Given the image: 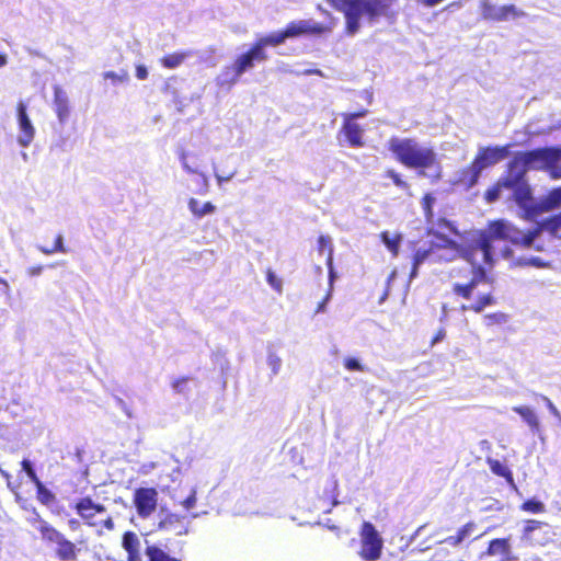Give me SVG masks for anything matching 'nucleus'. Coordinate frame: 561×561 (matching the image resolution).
<instances>
[{"label": "nucleus", "mask_w": 561, "mask_h": 561, "mask_svg": "<svg viewBox=\"0 0 561 561\" xmlns=\"http://www.w3.org/2000/svg\"><path fill=\"white\" fill-rule=\"evenodd\" d=\"M35 486H36L37 500L43 505H49L50 503H53L55 501L54 493L49 489H47L42 481L36 483Z\"/></svg>", "instance_id": "34"}, {"label": "nucleus", "mask_w": 561, "mask_h": 561, "mask_svg": "<svg viewBox=\"0 0 561 561\" xmlns=\"http://www.w3.org/2000/svg\"><path fill=\"white\" fill-rule=\"evenodd\" d=\"M383 178L391 180L392 184L397 188L401 190L408 195H412L411 184L404 179V176L400 172L396 171L392 168H388L383 172Z\"/></svg>", "instance_id": "26"}, {"label": "nucleus", "mask_w": 561, "mask_h": 561, "mask_svg": "<svg viewBox=\"0 0 561 561\" xmlns=\"http://www.w3.org/2000/svg\"><path fill=\"white\" fill-rule=\"evenodd\" d=\"M7 64H8L7 54L0 51V68L4 67Z\"/></svg>", "instance_id": "55"}, {"label": "nucleus", "mask_w": 561, "mask_h": 561, "mask_svg": "<svg viewBox=\"0 0 561 561\" xmlns=\"http://www.w3.org/2000/svg\"><path fill=\"white\" fill-rule=\"evenodd\" d=\"M502 186L500 185L499 180L491 185L483 194V198L488 204H493L501 197L502 194Z\"/></svg>", "instance_id": "37"}, {"label": "nucleus", "mask_w": 561, "mask_h": 561, "mask_svg": "<svg viewBox=\"0 0 561 561\" xmlns=\"http://www.w3.org/2000/svg\"><path fill=\"white\" fill-rule=\"evenodd\" d=\"M545 172L552 180L561 179V147H547Z\"/></svg>", "instance_id": "20"}, {"label": "nucleus", "mask_w": 561, "mask_h": 561, "mask_svg": "<svg viewBox=\"0 0 561 561\" xmlns=\"http://www.w3.org/2000/svg\"><path fill=\"white\" fill-rule=\"evenodd\" d=\"M497 299L492 290L479 294L470 304L460 306L462 312L481 313L485 308L495 306Z\"/></svg>", "instance_id": "19"}, {"label": "nucleus", "mask_w": 561, "mask_h": 561, "mask_svg": "<svg viewBox=\"0 0 561 561\" xmlns=\"http://www.w3.org/2000/svg\"><path fill=\"white\" fill-rule=\"evenodd\" d=\"M38 531L42 540L55 543V557L58 561H78L80 548L69 540L61 531L44 519H39Z\"/></svg>", "instance_id": "9"}, {"label": "nucleus", "mask_w": 561, "mask_h": 561, "mask_svg": "<svg viewBox=\"0 0 561 561\" xmlns=\"http://www.w3.org/2000/svg\"><path fill=\"white\" fill-rule=\"evenodd\" d=\"M343 365H344L345 369H347L348 371H364L365 370V367L356 358H353V357L344 358Z\"/></svg>", "instance_id": "42"}, {"label": "nucleus", "mask_w": 561, "mask_h": 561, "mask_svg": "<svg viewBox=\"0 0 561 561\" xmlns=\"http://www.w3.org/2000/svg\"><path fill=\"white\" fill-rule=\"evenodd\" d=\"M539 204L545 208V211L558 207L561 204V186L551 190L545 203Z\"/></svg>", "instance_id": "33"}, {"label": "nucleus", "mask_w": 561, "mask_h": 561, "mask_svg": "<svg viewBox=\"0 0 561 561\" xmlns=\"http://www.w3.org/2000/svg\"><path fill=\"white\" fill-rule=\"evenodd\" d=\"M488 463L492 473H494L497 477L504 478L510 484L514 483L513 473L508 467H506L497 459H489Z\"/></svg>", "instance_id": "31"}, {"label": "nucleus", "mask_w": 561, "mask_h": 561, "mask_svg": "<svg viewBox=\"0 0 561 561\" xmlns=\"http://www.w3.org/2000/svg\"><path fill=\"white\" fill-rule=\"evenodd\" d=\"M96 535L98 536H102L103 535V531L101 529H96Z\"/></svg>", "instance_id": "59"}, {"label": "nucleus", "mask_w": 561, "mask_h": 561, "mask_svg": "<svg viewBox=\"0 0 561 561\" xmlns=\"http://www.w3.org/2000/svg\"><path fill=\"white\" fill-rule=\"evenodd\" d=\"M317 250L320 255L327 254V265L331 268L333 263V244L329 236H319Z\"/></svg>", "instance_id": "29"}, {"label": "nucleus", "mask_w": 561, "mask_h": 561, "mask_svg": "<svg viewBox=\"0 0 561 561\" xmlns=\"http://www.w3.org/2000/svg\"><path fill=\"white\" fill-rule=\"evenodd\" d=\"M399 0H325L335 11L341 12L345 19L344 31L347 35H355L360 30V21L374 24L381 19L393 20L394 5Z\"/></svg>", "instance_id": "3"}, {"label": "nucleus", "mask_w": 561, "mask_h": 561, "mask_svg": "<svg viewBox=\"0 0 561 561\" xmlns=\"http://www.w3.org/2000/svg\"><path fill=\"white\" fill-rule=\"evenodd\" d=\"M0 283H3V280H2V279H0Z\"/></svg>", "instance_id": "62"}, {"label": "nucleus", "mask_w": 561, "mask_h": 561, "mask_svg": "<svg viewBox=\"0 0 561 561\" xmlns=\"http://www.w3.org/2000/svg\"><path fill=\"white\" fill-rule=\"evenodd\" d=\"M42 270H43L42 266H34V267L30 268V273H31V275H37L42 272Z\"/></svg>", "instance_id": "57"}, {"label": "nucleus", "mask_w": 561, "mask_h": 561, "mask_svg": "<svg viewBox=\"0 0 561 561\" xmlns=\"http://www.w3.org/2000/svg\"><path fill=\"white\" fill-rule=\"evenodd\" d=\"M443 335H444V333H443V332H439V333L435 336V339L433 340V343H436L437 341H439V339H440Z\"/></svg>", "instance_id": "58"}, {"label": "nucleus", "mask_w": 561, "mask_h": 561, "mask_svg": "<svg viewBox=\"0 0 561 561\" xmlns=\"http://www.w3.org/2000/svg\"><path fill=\"white\" fill-rule=\"evenodd\" d=\"M455 272H456V271H453V272L450 273V276H457L458 274H454Z\"/></svg>", "instance_id": "61"}, {"label": "nucleus", "mask_w": 561, "mask_h": 561, "mask_svg": "<svg viewBox=\"0 0 561 561\" xmlns=\"http://www.w3.org/2000/svg\"><path fill=\"white\" fill-rule=\"evenodd\" d=\"M547 157V147L536 148L526 151H519L512 158L514 164L527 174L529 170L545 172Z\"/></svg>", "instance_id": "15"}, {"label": "nucleus", "mask_w": 561, "mask_h": 561, "mask_svg": "<svg viewBox=\"0 0 561 561\" xmlns=\"http://www.w3.org/2000/svg\"><path fill=\"white\" fill-rule=\"evenodd\" d=\"M380 237L387 249L396 256L399 252L400 236L391 237L388 231H383Z\"/></svg>", "instance_id": "35"}, {"label": "nucleus", "mask_w": 561, "mask_h": 561, "mask_svg": "<svg viewBox=\"0 0 561 561\" xmlns=\"http://www.w3.org/2000/svg\"><path fill=\"white\" fill-rule=\"evenodd\" d=\"M68 525H69L70 529L76 530L79 528L80 523L77 519L72 518V519H69Z\"/></svg>", "instance_id": "53"}, {"label": "nucleus", "mask_w": 561, "mask_h": 561, "mask_svg": "<svg viewBox=\"0 0 561 561\" xmlns=\"http://www.w3.org/2000/svg\"><path fill=\"white\" fill-rule=\"evenodd\" d=\"M18 124L20 134L18 136V142L22 147H27L34 139L35 128L27 115L26 104L20 101L16 104Z\"/></svg>", "instance_id": "17"}, {"label": "nucleus", "mask_w": 561, "mask_h": 561, "mask_svg": "<svg viewBox=\"0 0 561 561\" xmlns=\"http://www.w3.org/2000/svg\"><path fill=\"white\" fill-rule=\"evenodd\" d=\"M526 264L536 266V267H541L545 265L543 262L539 257H531L526 262Z\"/></svg>", "instance_id": "51"}, {"label": "nucleus", "mask_w": 561, "mask_h": 561, "mask_svg": "<svg viewBox=\"0 0 561 561\" xmlns=\"http://www.w3.org/2000/svg\"><path fill=\"white\" fill-rule=\"evenodd\" d=\"M272 46L267 35L257 38L250 48L238 55L232 64L236 82L244 72L251 70L256 64L264 62L268 59L265 47Z\"/></svg>", "instance_id": "10"}, {"label": "nucleus", "mask_w": 561, "mask_h": 561, "mask_svg": "<svg viewBox=\"0 0 561 561\" xmlns=\"http://www.w3.org/2000/svg\"><path fill=\"white\" fill-rule=\"evenodd\" d=\"M486 556H501L502 561H512L510 538H496L492 539L484 552Z\"/></svg>", "instance_id": "23"}, {"label": "nucleus", "mask_w": 561, "mask_h": 561, "mask_svg": "<svg viewBox=\"0 0 561 561\" xmlns=\"http://www.w3.org/2000/svg\"><path fill=\"white\" fill-rule=\"evenodd\" d=\"M387 148L400 164L415 170L417 176L428 179L431 184L443 179V167L432 147L423 146L415 138L393 136Z\"/></svg>", "instance_id": "2"}, {"label": "nucleus", "mask_w": 561, "mask_h": 561, "mask_svg": "<svg viewBox=\"0 0 561 561\" xmlns=\"http://www.w3.org/2000/svg\"><path fill=\"white\" fill-rule=\"evenodd\" d=\"M342 126L340 133L344 136L346 144L351 148H362L365 146L364 128L351 118H342Z\"/></svg>", "instance_id": "18"}, {"label": "nucleus", "mask_w": 561, "mask_h": 561, "mask_svg": "<svg viewBox=\"0 0 561 561\" xmlns=\"http://www.w3.org/2000/svg\"><path fill=\"white\" fill-rule=\"evenodd\" d=\"M462 5V0H457V1H454L451 3H449L446 9H451V8H460Z\"/></svg>", "instance_id": "56"}, {"label": "nucleus", "mask_w": 561, "mask_h": 561, "mask_svg": "<svg viewBox=\"0 0 561 561\" xmlns=\"http://www.w3.org/2000/svg\"><path fill=\"white\" fill-rule=\"evenodd\" d=\"M435 202H436V198L432 193H425L421 198V207L423 210L425 221L427 224H431L434 219L433 206H434Z\"/></svg>", "instance_id": "32"}, {"label": "nucleus", "mask_w": 561, "mask_h": 561, "mask_svg": "<svg viewBox=\"0 0 561 561\" xmlns=\"http://www.w3.org/2000/svg\"><path fill=\"white\" fill-rule=\"evenodd\" d=\"M554 533L548 523L530 519L526 522L522 539L534 547H543L551 542Z\"/></svg>", "instance_id": "14"}, {"label": "nucleus", "mask_w": 561, "mask_h": 561, "mask_svg": "<svg viewBox=\"0 0 561 561\" xmlns=\"http://www.w3.org/2000/svg\"><path fill=\"white\" fill-rule=\"evenodd\" d=\"M513 229L515 230L513 234L516 248L543 252L546 245L540 241L542 232H548L554 239H561V211L537 222L530 229L523 230L514 224Z\"/></svg>", "instance_id": "6"}, {"label": "nucleus", "mask_w": 561, "mask_h": 561, "mask_svg": "<svg viewBox=\"0 0 561 561\" xmlns=\"http://www.w3.org/2000/svg\"><path fill=\"white\" fill-rule=\"evenodd\" d=\"M474 529L476 523L468 522L465 525H462L455 535L444 538L440 542L446 543L450 547H458L472 534Z\"/></svg>", "instance_id": "24"}, {"label": "nucleus", "mask_w": 561, "mask_h": 561, "mask_svg": "<svg viewBox=\"0 0 561 561\" xmlns=\"http://www.w3.org/2000/svg\"><path fill=\"white\" fill-rule=\"evenodd\" d=\"M145 554L147 556L148 561H181V559L170 556L157 545L147 546Z\"/></svg>", "instance_id": "28"}, {"label": "nucleus", "mask_w": 561, "mask_h": 561, "mask_svg": "<svg viewBox=\"0 0 561 561\" xmlns=\"http://www.w3.org/2000/svg\"><path fill=\"white\" fill-rule=\"evenodd\" d=\"M43 253L45 254H53L55 252H66L62 237L58 234L55 239L54 245L51 248H42L41 249Z\"/></svg>", "instance_id": "41"}, {"label": "nucleus", "mask_w": 561, "mask_h": 561, "mask_svg": "<svg viewBox=\"0 0 561 561\" xmlns=\"http://www.w3.org/2000/svg\"><path fill=\"white\" fill-rule=\"evenodd\" d=\"M188 209L196 218H202L205 215L213 214L216 210L215 205L210 202L204 203L202 206L195 198L188 199Z\"/></svg>", "instance_id": "30"}, {"label": "nucleus", "mask_w": 561, "mask_h": 561, "mask_svg": "<svg viewBox=\"0 0 561 561\" xmlns=\"http://www.w3.org/2000/svg\"><path fill=\"white\" fill-rule=\"evenodd\" d=\"M188 381V377H180L172 381V387L176 391H182L183 386Z\"/></svg>", "instance_id": "49"}, {"label": "nucleus", "mask_w": 561, "mask_h": 561, "mask_svg": "<svg viewBox=\"0 0 561 561\" xmlns=\"http://www.w3.org/2000/svg\"><path fill=\"white\" fill-rule=\"evenodd\" d=\"M104 79H108L112 82H125L128 80L127 71H123L121 75H117L114 71H106L103 73Z\"/></svg>", "instance_id": "43"}, {"label": "nucleus", "mask_w": 561, "mask_h": 561, "mask_svg": "<svg viewBox=\"0 0 561 561\" xmlns=\"http://www.w3.org/2000/svg\"><path fill=\"white\" fill-rule=\"evenodd\" d=\"M514 232L512 221L503 218L493 219L488 221L484 229L477 231L470 244L467 247L459 244L456 257L460 256L472 266V277L468 282L453 284L451 293L455 297L469 301L479 284L493 283V278L488 275V270L495 265L493 243L503 241L515 247Z\"/></svg>", "instance_id": "1"}, {"label": "nucleus", "mask_w": 561, "mask_h": 561, "mask_svg": "<svg viewBox=\"0 0 561 561\" xmlns=\"http://www.w3.org/2000/svg\"><path fill=\"white\" fill-rule=\"evenodd\" d=\"M547 401H548L549 407H550L551 409H554L553 404H552L548 399H547Z\"/></svg>", "instance_id": "60"}, {"label": "nucleus", "mask_w": 561, "mask_h": 561, "mask_svg": "<svg viewBox=\"0 0 561 561\" xmlns=\"http://www.w3.org/2000/svg\"><path fill=\"white\" fill-rule=\"evenodd\" d=\"M513 254H514V253H513V250H512V249H510V248H504V249L502 250V256H503V257L510 259V257H512V256H513Z\"/></svg>", "instance_id": "54"}, {"label": "nucleus", "mask_w": 561, "mask_h": 561, "mask_svg": "<svg viewBox=\"0 0 561 561\" xmlns=\"http://www.w3.org/2000/svg\"><path fill=\"white\" fill-rule=\"evenodd\" d=\"M511 145L485 146L478 150L473 160L461 171V181L468 187L474 186L483 169L494 165L510 156Z\"/></svg>", "instance_id": "7"}, {"label": "nucleus", "mask_w": 561, "mask_h": 561, "mask_svg": "<svg viewBox=\"0 0 561 561\" xmlns=\"http://www.w3.org/2000/svg\"><path fill=\"white\" fill-rule=\"evenodd\" d=\"M136 77L139 80H146L148 78V70L144 65L136 66Z\"/></svg>", "instance_id": "50"}, {"label": "nucleus", "mask_w": 561, "mask_h": 561, "mask_svg": "<svg viewBox=\"0 0 561 561\" xmlns=\"http://www.w3.org/2000/svg\"><path fill=\"white\" fill-rule=\"evenodd\" d=\"M54 107L58 121L66 122L70 115V103L66 91L59 85L54 87Z\"/></svg>", "instance_id": "21"}, {"label": "nucleus", "mask_w": 561, "mask_h": 561, "mask_svg": "<svg viewBox=\"0 0 561 561\" xmlns=\"http://www.w3.org/2000/svg\"><path fill=\"white\" fill-rule=\"evenodd\" d=\"M522 511L533 513V514H540L543 513L546 507L545 504L536 499H529L522 503L520 505Z\"/></svg>", "instance_id": "36"}, {"label": "nucleus", "mask_w": 561, "mask_h": 561, "mask_svg": "<svg viewBox=\"0 0 561 561\" xmlns=\"http://www.w3.org/2000/svg\"><path fill=\"white\" fill-rule=\"evenodd\" d=\"M481 18L490 22H504L510 19H518L525 15V12L514 4L494 5L491 0H480L479 2Z\"/></svg>", "instance_id": "13"}, {"label": "nucleus", "mask_w": 561, "mask_h": 561, "mask_svg": "<svg viewBox=\"0 0 561 561\" xmlns=\"http://www.w3.org/2000/svg\"><path fill=\"white\" fill-rule=\"evenodd\" d=\"M1 474L3 478H5L7 480V486L10 489V491L15 495V500L19 502L22 500L20 493H19V485L14 484L12 481H11V476L5 472V471H1Z\"/></svg>", "instance_id": "44"}, {"label": "nucleus", "mask_w": 561, "mask_h": 561, "mask_svg": "<svg viewBox=\"0 0 561 561\" xmlns=\"http://www.w3.org/2000/svg\"><path fill=\"white\" fill-rule=\"evenodd\" d=\"M21 467L34 484L41 481L30 460L23 459L21 461Z\"/></svg>", "instance_id": "39"}, {"label": "nucleus", "mask_w": 561, "mask_h": 561, "mask_svg": "<svg viewBox=\"0 0 561 561\" xmlns=\"http://www.w3.org/2000/svg\"><path fill=\"white\" fill-rule=\"evenodd\" d=\"M73 510L82 519L83 524L90 528L102 527L107 531L115 529V523L111 515H107L101 522L95 520V516L105 513L106 507L101 503H95L90 496L80 497L76 502Z\"/></svg>", "instance_id": "11"}, {"label": "nucleus", "mask_w": 561, "mask_h": 561, "mask_svg": "<svg viewBox=\"0 0 561 561\" xmlns=\"http://www.w3.org/2000/svg\"><path fill=\"white\" fill-rule=\"evenodd\" d=\"M122 547L127 553V561H142L140 540L136 533L127 530L122 537Z\"/></svg>", "instance_id": "22"}, {"label": "nucleus", "mask_w": 561, "mask_h": 561, "mask_svg": "<svg viewBox=\"0 0 561 561\" xmlns=\"http://www.w3.org/2000/svg\"><path fill=\"white\" fill-rule=\"evenodd\" d=\"M368 114L367 108H359L356 112L352 113H343L342 118H351V121L356 122V119L365 117Z\"/></svg>", "instance_id": "46"}, {"label": "nucleus", "mask_w": 561, "mask_h": 561, "mask_svg": "<svg viewBox=\"0 0 561 561\" xmlns=\"http://www.w3.org/2000/svg\"><path fill=\"white\" fill-rule=\"evenodd\" d=\"M266 280L270 284V286L273 289H275L278 294L282 293V290H283L282 279L278 278L271 268H268L266 271Z\"/></svg>", "instance_id": "40"}, {"label": "nucleus", "mask_w": 561, "mask_h": 561, "mask_svg": "<svg viewBox=\"0 0 561 561\" xmlns=\"http://www.w3.org/2000/svg\"><path fill=\"white\" fill-rule=\"evenodd\" d=\"M360 547L358 556L363 561H378L383 551V539L375 525L363 522L359 529Z\"/></svg>", "instance_id": "12"}, {"label": "nucleus", "mask_w": 561, "mask_h": 561, "mask_svg": "<svg viewBox=\"0 0 561 561\" xmlns=\"http://www.w3.org/2000/svg\"><path fill=\"white\" fill-rule=\"evenodd\" d=\"M192 56L191 50H181L167 54L160 58V65L165 69H175L180 67L186 58Z\"/></svg>", "instance_id": "25"}, {"label": "nucleus", "mask_w": 561, "mask_h": 561, "mask_svg": "<svg viewBox=\"0 0 561 561\" xmlns=\"http://www.w3.org/2000/svg\"><path fill=\"white\" fill-rule=\"evenodd\" d=\"M427 233L432 234L435 240H431L415 250L411 270L412 277L417 274V270L421 264L425 262L443 263L454 261L456 259V252L459 250V244L455 240L439 233L438 231L430 229Z\"/></svg>", "instance_id": "5"}, {"label": "nucleus", "mask_w": 561, "mask_h": 561, "mask_svg": "<svg viewBox=\"0 0 561 561\" xmlns=\"http://www.w3.org/2000/svg\"><path fill=\"white\" fill-rule=\"evenodd\" d=\"M437 225H438V227H439V228H442V229H447V230H449L450 232H453V233L457 234V229H456V227H455V226H454L449 220H447V219H445V218H439V219L437 220Z\"/></svg>", "instance_id": "48"}, {"label": "nucleus", "mask_w": 561, "mask_h": 561, "mask_svg": "<svg viewBox=\"0 0 561 561\" xmlns=\"http://www.w3.org/2000/svg\"><path fill=\"white\" fill-rule=\"evenodd\" d=\"M180 520V517L175 514H169L167 515L159 524V527L160 528H168L169 526H171L173 523L175 522H179Z\"/></svg>", "instance_id": "47"}, {"label": "nucleus", "mask_w": 561, "mask_h": 561, "mask_svg": "<svg viewBox=\"0 0 561 561\" xmlns=\"http://www.w3.org/2000/svg\"><path fill=\"white\" fill-rule=\"evenodd\" d=\"M497 180L503 190L512 191V199L522 209L524 219L533 220L545 211V208L534 198L526 174L517 164H514L512 159Z\"/></svg>", "instance_id": "4"}, {"label": "nucleus", "mask_w": 561, "mask_h": 561, "mask_svg": "<svg viewBox=\"0 0 561 561\" xmlns=\"http://www.w3.org/2000/svg\"><path fill=\"white\" fill-rule=\"evenodd\" d=\"M181 505L190 511L196 505V491L192 490L191 493L181 502Z\"/></svg>", "instance_id": "45"}, {"label": "nucleus", "mask_w": 561, "mask_h": 561, "mask_svg": "<svg viewBox=\"0 0 561 561\" xmlns=\"http://www.w3.org/2000/svg\"><path fill=\"white\" fill-rule=\"evenodd\" d=\"M513 411L522 416V419L529 425L531 431H534V432L539 431L540 424H539L538 417L529 407H524V405L514 407Z\"/></svg>", "instance_id": "27"}, {"label": "nucleus", "mask_w": 561, "mask_h": 561, "mask_svg": "<svg viewBox=\"0 0 561 561\" xmlns=\"http://www.w3.org/2000/svg\"><path fill=\"white\" fill-rule=\"evenodd\" d=\"M330 295H327L317 306L316 312H322L325 309V304L329 300Z\"/></svg>", "instance_id": "52"}, {"label": "nucleus", "mask_w": 561, "mask_h": 561, "mask_svg": "<svg viewBox=\"0 0 561 561\" xmlns=\"http://www.w3.org/2000/svg\"><path fill=\"white\" fill-rule=\"evenodd\" d=\"M331 26L312 22L310 20H297L289 22L286 27L278 32L267 34L272 47L279 46L285 43L288 38H295L299 36H321L331 32Z\"/></svg>", "instance_id": "8"}, {"label": "nucleus", "mask_w": 561, "mask_h": 561, "mask_svg": "<svg viewBox=\"0 0 561 561\" xmlns=\"http://www.w3.org/2000/svg\"><path fill=\"white\" fill-rule=\"evenodd\" d=\"M484 323L486 327H493L497 324L505 323L507 321V314L504 312H492L488 313L483 317Z\"/></svg>", "instance_id": "38"}, {"label": "nucleus", "mask_w": 561, "mask_h": 561, "mask_svg": "<svg viewBox=\"0 0 561 561\" xmlns=\"http://www.w3.org/2000/svg\"><path fill=\"white\" fill-rule=\"evenodd\" d=\"M133 503L141 518L151 516L158 506V491L156 488H137L134 492Z\"/></svg>", "instance_id": "16"}]
</instances>
